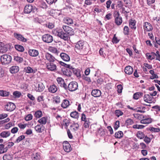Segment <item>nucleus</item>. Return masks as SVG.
<instances>
[{"mask_svg": "<svg viewBox=\"0 0 160 160\" xmlns=\"http://www.w3.org/2000/svg\"><path fill=\"white\" fill-rule=\"evenodd\" d=\"M62 28L66 33L64 32L62 30H54L52 31V33L55 35L58 36L64 40H68L69 38V35H72L74 34V30L72 28L68 26L63 25Z\"/></svg>", "mask_w": 160, "mask_h": 160, "instance_id": "1", "label": "nucleus"}, {"mask_svg": "<svg viewBox=\"0 0 160 160\" xmlns=\"http://www.w3.org/2000/svg\"><path fill=\"white\" fill-rule=\"evenodd\" d=\"M86 46H88L86 43L83 41H79L76 44L75 50L77 52H81L84 53H86L88 50Z\"/></svg>", "mask_w": 160, "mask_h": 160, "instance_id": "2", "label": "nucleus"}, {"mask_svg": "<svg viewBox=\"0 0 160 160\" xmlns=\"http://www.w3.org/2000/svg\"><path fill=\"white\" fill-rule=\"evenodd\" d=\"M0 59L1 63L2 64H8L11 62L12 58L9 55L4 54L1 56Z\"/></svg>", "mask_w": 160, "mask_h": 160, "instance_id": "3", "label": "nucleus"}, {"mask_svg": "<svg viewBox=\"0 0 160 160\" xmlns=\"http://www.w3.org/2000/svg\"><path fill=\"white\" fill-rule=\"evenodd\" d=\"M37 8L31 4H28L26 5L24 8V12L25 13H29L31 12H35L37 11Z\"/></svg>", "mask_w": 160, "mask_h": 160, "instance_id": "4", "label": "nucleus"}, {"mask_svg": "<svg viewBox=\"0 0 160 160\" xmlns=\"http://www.w3.org/2000/svg\"><path fill=\"white\" fill-rule=\"evenodd\" d=\"M114 16L115 18V22L116 25L119 26L121 24L122 22V18L120 16L119 12L116 11L114 13Z\"/></svg>", "mask_w": 160, "mask_h": 160, "instance_id": "5", "label": "nucleus"}, {"mask_svg": "<svg viewBox=\"0 0 160 160\" xmlns=\"http://www.w3.org/2000/svg\"><path fill=\"white\" fill-rule=\"evenodd\" d=\"M78 88V83L75 81L71 82L67 87V89L71 92H73L76 90Z\"/></svg>", "mask_w": 160, "mask_h": 160, "instance_id": "6", "label": "nucleus"}, {"mask_svg": "<svg viewBox=\"0 0 160 160\" xmlns=\"http://www.w3.org/2000/svg\"><path fill=\"white\" fill-rule=\"evenodd\" d=\"M16 108L15 105L12 102H9L5 106V110L11 112Z\"/></svg>", "mask_w": 160, "mask_h": 160, "instance_id": "7", "label": "nucleus"}, {"mask_svg": "<svg viewBox=\"0 0 160 160\" xmlns=\"http://www.w3.org/2000/svg\"><path fill=\"white\" fill-rule=\"evenodd\" d=\"M143 26L144 32H150L153 29V27L152 25L148 22H144Z\"/></svg>", "mask_w": 160, "mask_h": 160, "instance_id": "8", "label": "nucleus"}, {"mask_svg": "<svg viewBox=\"0 0 160 160\" xmlns=\"http://www.w3.org/2000/svg\"><path fill=\"white\" fill-rule=\"evenodd\" d=\"M63 147L64 150L67 152H70L72 150L71 145L67 141L64 142Z\"/></svg>", "mask_w": 160, "mask_h": 160, "instance_id": "9", "label": "nucleus"}, {"mask_svg": "<svg viewBox=\"0 0 160 160\" xmlns=\"http://www.w3.org/2000/svg\"><path fill=\"white\" fill-rule=\"evenodd\" d=\"M57 80L61 87L63 88L65 90H67V85L65 83L64 80L62 78L58 77L57 78Z\"/></svg>", "mask_w": 160, "mask_h": 160, "instance_id": "10", "label": "nucleus"}, {"mask_svg": "<svg viewBox=\"0 0 160 160\" xmlns=\"http://www.w3.org/2000/svg\"><path fill=\"white\" fill-rule=\"evenodd\" d=\"M153 98L151 95L148 94H145L143 97V100L145 102L150 103L152 101Z\"/></svg>", "mask_w": 160, "mask_h": 160, "instance_id": "11", "label": "nucleus"}, {"mask_svg": "<svg viewBox=\"0 0 160 160\" xmlns=\"http://www.w3.org/2000/svg\"><path fill=\"white\" fill-rule=\"evenodd\" d=\"M13 35L14 37L18 40L24 42H27V39L24 38L21 34L14 33Z\"/></svg>", "mask_w": 160, "mask_h": 160, "instance_id": "12", "label": "nucleus"}, {"mask_svg": "<svg viewBox=\"0 0 160 160\" xmlns=\"http://www.w3.org/2000/svg\"><path fill=\"white\" fill-rule=\"evenodd\" d=\"M44 126L42 124L37 125L35 127L36 131L38 133L42 132L44 130Z\"/></svg>", "mask_w": 160, "mask_h": 160, "instance_id": "13", "label": "nucleus"}, {"mask_svg": "<svg viewBox=\"0 0 160 160\" xmlns=\"http://www.w3.org/2000/svg\"><path fill=\"white\" fill-rule=\"evenodd\" d=\"M60 56L61 58L65 61L68 62L70 60L69 56L66 53L62 52L61 53Z\"/></svg>", "mask_w": 160, "mask_h": 160, "instance_id": "14", "label": "nucleus"}, {"mask_svg": "<svg viewBox=\"0 0 160 160\" xmlns=\"http://www.w3.org/2000/svg\"><path fill=\"white\" fill-rule=\"evenodd\" d=\"M101 91L98 89H94L91 92L92 95L95 97H99L101 95Z\"/></svg>", "mask_w": 160, "mask_h": 160, "instance_id": "15", "label": "nucleus"}, {"mask_svg": "<svg viewBox=\"0 0 160 160\" xmlns=\"http://www.w3.org/2000/svg\"><path fill=\"white\" fill-rule=\"evenodd\" d=\"M10 72L12 73H15L19 71V67L17 66H13L9 69Z\"/></svg>", "mask_w": 160, "mask_h": 160, "instance_id": "16", "label": "nucleus"}, {"mask_svg": "<svg viewBox=\"0 0 160 160\" xmlns=\"http://www.w3.org/2000/svg\"><path fill=\"white\" fill-rule=\"evenodd\" d=\"M124 71L126 73L130 75L133 72V69L131 66H128L125 67Z\"/></svg>", "mask_w": 160, "mask_h": 160, "instance_id": "17", "label": "nucleus"}, {"mask_svg": "<svg viewBox=\"0 0 160 160\" xmlns=\"http://www.w3.org/2000/svg\"><path fill=\"white\" fill-rule=\"evenodd\" d=\"M45 57L49 61V62L46 63V67L49 70H50V54L48 53H46Z\"/></svg>", "mask_w": 160, "mask_h": 160, "instance_id": "18", "label": "nucleus"}, {"mask_svg": "<svg viewBox=\"0 0 160 160\" xmlns=\"http://www.w3.org/2000/svg\"><path fill=\"white\" fill-rule=\"evenodd\" d=\"M29 55L32 57H36L38 54V51L34 49H30L28 51Z\"/></svg>", "mask_w": 160, "mask_h": 160, "instance_id": "19", "label": "nucleus"}, {"mask_svg": "<svg viewBox=\"0 0 160 160\" xmlns=\"http://www.w3.org/2000/svg\"><path fill=\"white\" fill-rule=\"evenodd\" d=\"M70 105L69 101L67 99H64L61 104V106L64 108L68 107Z\"/></svg>", "mask_w": 160, "mask_h": 160, "instance_id": "20", "label": "nucleus"}, {"mask_svg": "<svg viewBox=\"0 0 160 160\" xmlns=\"http://www.w3.org/2000/svg\"><path fill=\"white\" fill-rule=\"evenodd\" d=\"M151 54L152 55H150V53H148L146 54V56L147 59L152 60L154 59L155 56H157V54L155 52H152Z\"/></svg>", "mask_w": 160, "mask_h": 160, "instance_id": "21", "label": "nucleus"}, {"mask_svg": "<svg viewBox=\"0 0 160 160\" xmlns=\"http://www.w3.org/2000/svg\"><path fill=\"white\" fill-rule=\"evenodd\" d=\"M52 100L53 103H58L60 102V97L59 96L56 95L52 98Z\"/></svg>", "mask_w": 160, "mask_h": 160, "instance_id": "22", "label": "nucleus"}, {"mask_svg": "<svg viewBox=\"0 0 160 160\" xmlns=\"http://www.w3.org/2000/svg\"><path fill=\"white\" fill-rule=\"evenodd\" d=\"M7 48L5 45L2 42H0V52H4L7 51Z\"/></svg>", "mask_w": 160, "mask_h": 160, "instance_id": "23", "label": "nucleus"}, {"mask_svg": "<svg viewBox=\"0 0 160 160\" xmlns=\"http://www.w3.org/2000/svg\"><path fill=\"white\" fill-rule=\"evenodd\" d=\"M9 131H4L0 134V136L3 138H6L9 137L10 135Z\"/></svg>", "mask_w": 160, "mask_h": 160, "instance_id": "24", "label": "nucleus"}, {"mask_svg": "<svg viewBox=\"0 0 160 160\" xmlns=\"http://www.w3.org/2000/svg\"><path fill=\"white\" fill-rule=\"evenodd\" d=\"M143 95L142 92H138L134 94L133 97L134 99L137 100L142 97Z\"/></svg>", "mask_w": 160, "mask_h": 160, "instance_id": "25", "label": "nucleus"}, {"mask_svg": "<svg viewBox=\"0 0 160 160\" xmlns=\"http://www.w3.org/2000/svg\"><path fill=\"white\" fill-rule=\"evenodd\" d=\"M136 21L135 20L131 19L129 21V25L130 27L132 29H135L136 28Z\"/></svg>", "mask_w": 160, "mask_h": 160, "instance_id": "26", "label": "nucleus"}, {"mask_svg": "<svg viewBox=\"0 0 160 160\" xmlns=\"http://www.w3.org/2000/svg\"><path fill=\"white\" fill-rule=\"evenodd\" d=\"M64 22L67 24L71 25L73 23V20L72 19L68 17H66L64 19Z\"/></svg>", "mask_w": 160, "mask_h": 160, "instance_id": "27", "label": "nucleus"}, {"mask_svg": "<svg viewBox=\"0 0 160 160\" xmlns=\"http://www.w3.org/2000/svg\"><path fill=\"white\" fill-rule=\"evenodd\" d=\"M152 122V119L151 118H147L142 120L140 121L141 123L142 124H149Z\"/></svg>", "mask_w": 160, "mask_h": 160, "instance_id": "28", "label": "nucleus"}, {"mask_svg": "<svg viewBox=\"0 0 160 160\" xmlns=\"http://www.w3.org/2000/svg\"><path fill=\"white\" fill-rule=\"evenodd\" d=\"M50 35L48 34H45L42 36V39L43 41L47 43L50 42Z\"/></svg>", "mask_w": 160, "mask_h": 160, "instance_id": "29", "label": "nucleus"}, {"mask_svg": "<svg viewBox=\"0 0 160 160\" xmlns=\"http://www.w3.org/2000/svg\"><path fill=\"white\" fill-rule=\"evenodd\" d=\"M24 71L27 73H34L35 71L31 67L28 66L24 68Z\"/></svg>", "mask_w": 160, "mask_h": 160, "instance_id": "30", "label": "nucleus"}, {"mask_svg": "<svg viewBox=\"0 0 160 160\" xmlns=\"http://www.w3.org/2000/svg\"><path fill=\"white\" fill-rule=\"evenodd\" d=\"M123 134L122 131H118L115 133L114 137L117 138H121L123 137Z\"/></svg>", "mask_w": 160, "mask_h": 160, "instance_id": "31", "label": "nucleus"}, {"mask_svg": "<svg viewBox=\"0 0 160 160\" xmlns=\"http://www.w3.org/2000/svg\"><path fill=\"white\" fill-rule=\"evenodd\" d=\"M40 158L41 156L38 153L33 154L32 156V160H40Z\"/></svg>", "mask_w": 160, "mask_h": 160, "instance_id": "32", "label": "nucleus"}, {"mask_svg": "<svg viewBox=\"0 0 160 160\" xmlns=\"http://www.w3.org/2000/svg\"><path fill=\"white\" fill-rule=\"evenodd\" d=\"M37 88V91L39 92H41L43 91L44 89V86L42 83H40L38 84Z\"/></svg>", "mask_w": 160, "mask_h": 160, "instance_id": "33", "label": "nucleus"}, {"mask_svg": "<svg viewBox=\"0 0 160 160\" xmlns=\"http://www.w3.org/2000/svg\"><path fill=\"white\" fill-rule=\"evenodd\" d=\"M15 49L18 51L22 52L24 50V48L23 46L20 45H16L14 46Z\"/></svg>", "mask_w": 160, "mask_h": 160, "instance_id": "34", "label": "nucleus"}, {"mask_svg": "<svg viewBox=\"0 0 160 160\" xmlns=\"http://www.w3.org/2000/svg\"><path fill=\"white\" fill-rule=\"evenodd\" d=\"M58 64V63H56V62H51V71H55L57 70V65Z\"/></svg>", "mask_w": 160, "mask_h": 160, "instance_id": "35", "label": "nucleus"}, {"mask_svg": "<svg viewBox=\"0 0 160 160\" xmlns=\"http://www.w3.org/2000/svg\"><path fill=\"white\" fill-rule=\"evenodd\" d=\"M63 74L67 76H71L72 74V70L71 69H66L63 72Z\"/></svg>", "mask_w": 160, "mask_h": 160, "instance_id": "36", "label": "nucleus"}, {"mask_svg": "<svg viewBox=\"0 0 160 160\" xmlns=\"http://www.w3.org/2000/svg\"><path fill=\"white\" fill-rule=\"evenodd\" d=\"M9 92L3 90H0V96L2 97H7L9 94Z\"/></svg>", "mask_w": 160, "mask_h": 160, "instance_id": "37", "label": "nucleus"}, {"mask_svg": "<svg viewBox=\"0 0 160 160\" xmlns=\"http://www.w3.org/2000/svg\"><path fill=\"white\" fill-rule=\"evenodd\" d=\"M60 63L62 66H63L66 68H67V69L71 70L72 69V68L73 67L70 64H67L61 61L60 62Z\"/></svg>", "mask_w": 160, "mask_h": 160, "instance_id": "38", "label": "nucleus"}, {"mask_svg": "<svg viewBox=\"0 0 160 160\" xmlns=\"http://www.w3.org/2000/svg\"><path fill=\"white\" fill-rule=\"evenodd\" d=\"M70 116L73 118L78 119L79 117V114L76 111L73 112L71 113Z\"/></svg>", "mask_w": 160, "mask_h": 160, "instance_id": "39", "label": "nucleus"}, {"mask_svg": "<svg viewBox=\"0 0 160 160\" xmlns=\"http://www.w3.org/2000/svg\"><path fill=\"white\" fill-rule=\"evenodd\" d=\"M79 127V125L78 123H74L70 126L71 129H72L74 131H76L77 130Z\"/></svg>", "mask_w": 160, "mask_h": 160, "instance_id": "40", "label": "nucleus"}, {"mask_svg": "<svg viewBox=\"0 0 160 160\" xmlns=\"http://www.w3.org/2000/svg\"><path fill=\"white\" fill-rule=\"evenodd\" d=\"M14 59L18 63H21L23 61V58L18 56H15Z\"/></svg>", "mask_w": 160, "mask_h": 160, "instance_id": "41", "label": "nucleus"}, {"mask_svg": "<svg viewBox=\"0 0 160 160\" xmlns=\"http://www.w3.org/2000/svg\"><path fill=\"white\" fill-rule=\"evenodd\" d=\"M137 136L140 139H142L145 137V135L143 132L138 131L137 133Z\"/></svg>", "mask_w": 160, "mask_h": 160, "instance_id": "42", "label": "nucleus"}, {"mask_svg": "<svg viewBox=\"0 0 160 160\" xmlns=\"http://www.w3.org/2000/svg\"><path fill=\"white\" fill-rule=\"evenodd\" d=\"M34 116L36 118H39L42 116V112L41 111H37L34 114Z\"/></svg>", "mask_w": 160, "mask_h": 160, "instance_id": "43", "label": "nucleus"}, {"mask_svg": "<svg viewBox=\"0 0 160 160\" xmlns=\"http://www.w3.org/2000/svg\"><path fill=\"white\" fill-rule=\"evenodd\" d=\"M38 122L41 124H45L47 122V119L44 117L38 120Z\"/></svg>", "mask_w": 160, "mask_h": 160, "instance_id": "44", "label": "nucleus"}, {"mask_svg": "<svg viewBox=\"0 0 160 160\" xmlns=\"http://www.w3.org/2000/svg\"><path fill=\"white\" fill-rule=\"evenodd\" d=\"M115 113L118 117H119L120 116H122L123 114V112L120 110H116Z\"/></svg>", "mask_w": 160, "mask_h": 160, "instance_id": "45", "label": "nucleus"}, {"mask_svg": "<svg viewBox=\"0 0 160 160\" xmlns=\"http://www.w3.org/2000/svg\"><path fill=\"white\" fill-rule=\"evenodd\" d=\"M25 137L24 135H22L19 137L15 142V143H18L23 139L25 138Z\"/></svg>", "mask_w": 160, "mask_h": 160, "instance_id": "46", "label": "nucleus"}, {"mask_svg": "<svg viewBox=\"0 0 160 160\" xmlns=\"http://www.w3.org/2000/svg\"><path fill=\"white\" fill-rule=\"evenodd\" d=\"M123 33L125 35H128L129 34V29L127 26H125L123 28Z\"/></svg>", "mask_w": 160, "mask_h": 160, "instance_id": "47", "label": "nucleus"}, {"mask_svg": "<svg viewBox=\"0 0 160 160\" xmlns=\"http://www.w3.org/2000/svg\"><path fill=\"white\" fill-rule=\"evenodd\" d=\"M57 91V88L56 85H54L51 86V92L55 93Z\"/></svg>", "mask_w": 160, "mask_h": 160, "instance_id": "48", "label": "nucleus"}, {"mask_svg": "<svg viewBox=\"0 0 160 160\" xmlns=\"http://www.w3.org/2000/svg\"><path fill=\"white\" fill-rule=\"evenodd\" d=\"M72 70V72L73 73L76 75L77 77L80 76L79 72L74 68H72L71 70Z\"/></svg>", "mask_w": 160, "mask_h": 160, "instance_id": "49", "label": "nucleus"}, {"mask_svg": "<svg viewBox=\"0 0 160 160\" xmlns=\"http://www.w3.org/2000/svg\"><path fill=\"white\" fill-rule=\"evenodd\" d=\"M13 94L16 98H19L22 94L20 92L15 91L13 92Z\"/></svg>", "mask_w": 160, "mask_h": 160, "instance_id": "50", "label": "nucleus"}, {"mask_svg": "<svg viewBox=\"0 0 160 160\" xmlns=\"http://www.w3.org/2000/svg\"><path fill=\"white\" fill-rule=\"evenodd\" d=\"M4 148V145L3 144H0V154L3 153L7 152V149L5 151L3 150Z\"/></svg>", "mask_w": 160, "mask_h": 160, "instance_id": "51", "label": "nucleus"}, {"mask_svg": "<svg viewBox=\"0 0 160 160\" xmlns=\"http://www.w3.org/2000/svg\"><path fill=\"white\" fill-rule=\"evenodd\" d=\"M149 130L151 132H158L160 131V129L159 128L151 127L149 128Z\"/></svg>", "mask_w": 160, "mask_h": 160, "instance_id": "52", "label": "nucleus"}, {"mask_svg": "<svg viewBox=\"0 0 160 160\" xmlns=\"http://www.w3.org/2000/svg\"><path fill=\"white\" fill-rule=\"evenodd\" d=\"M13 123L11 122H9L5 125V128L6 129H8L10 128L13 126Z\"/></svg>", "mask_w": 160, "mask_h": 160, "instance_id": "53", "label": "nucleus"}, {"mask_svg": "<svg viewBox=\"0 0 160 160\" xmlns=\"http://www.w3.org/2000/svg\"><path fill=\"white\" fill-rule=\"evenodd\" d=\"M10 120L9 118H7L3 120L0 121V126H1L4 123L8 122Z\"/></svg>", "mask_w": 160, "mask_h": 160, "instance_id": "54", "label": "nucleus"}, {"mask_svg": "<svg viewBox=\"0 0 160 160\" xmlns=\"http://www.w3.org/2000/svg\"><path fill=\"white\" fill-rule=\"evenodd\" d=\"M126 123L127 125H130L132 124L133 123V121L131 119H128L126 121Z\"/></svg>", "mask_w": 160, "mask_h": 160, "instance_id": "55", "label": "nucleus"}, {"mask_svg": "<svg viewBox=\"0 0 160 160\" xmlns=\"http://www.w3.org/2000/svg\"><path fill=\"white\" fill-rule=\"evenodd\" d=\"M119 127V122L117 121L115 122L114 125V128L115 130H117Z\"/></svg>", "mask_w": 160, "mask_h": 160, "instance_id": "56", "label": "nucleus"}, {"mask_svg": "<svg viewBox=\"0 0 160 160\" xmlns=\"http://www.w3.org/2000/svg\"><path fill=\"white\" fill-rule=\"evenodd\" d=\"M32 116L31 114H28L25 118V120L26 121H28L32 119Z\"/></svg>", "mask_w": 160, "mask_h": 160, "instance_id": "57", "label": "nucleus"}, {"mask_svg": "<svg viewBox=\"0 0 160 160\" xmlns=\"http://www.w3.org/2000/svg\"><path fill=\"white\" fill-rule=\"evenodd\" d=\"M90 125V122L88 121L87 120L84 121V123L83 124V126L85 128H88L89 127Z\"/></svg>", "mask_w": 160, "mask_h": 160, "instance_id": "58", "label": "nucleus"}, {"mask_svg": "<svg viewBox=\"0 0 160 160\" xmlns=\"http://www.w3.org/2000/svg\"><path fill=\"white\" fill-rule=\"evenodd\" d=\"M118 88V93H120L122 92V90L123 88L122 85L121 84L118 85L117 86Z\"/></svg>", "mask_w": 160, "mask_h": 160, "instance_id": "59", "label": "nucleus"}, {"mask_svg": "<svg viewBox=\"0 0 160 160\" xmlns=\"http://www.w3.org/2000/svg\"><path fill=\"white\" fill-rule=\"evenodd\" d=\"M115 36L116 35L115 34L112 39V42H113V43H117L119 42V40H118V38Z\"/></svg>", "mask_w": 160, "mask_h": 160, "instance_id": "60", "label": "nucleus"}, {"mask_svg": "<svg viewBox=\"0 0 160 160\" xmlns=\"http://www.w3.org/2000/svg\"><path fill=\"white\" fill-rule=\"evenodd\" d=\"M41 7L43 8H47V6L44 2H42L41 4Z\"/></svg>", "mask_w": 160, "mask_h": 160, "instance_id": "61", "label": "nucleus"}, {"mask_svg": "<svg viewBox=\"0 0 160 160\" xmlns=\"http://www.w3.org/2000/svg\"><path fill=\"white\" fill-rule=\"evenodd\" d=\"M83 79L85 81H87L88 83L91 82L90 78L87 76H84L83 77Z\"/></svg>", "mask_w": 160, "mask_h": 160, "instance_id": "62", "label": "nucleus"}, {"mask_svg": "<svg viewBox=\"0 0 160 160\" xmlns=\"http://www.w3.org/2000/svg\"><path fill=\"white\" fill-rule=\"evenodd\" d=\"M27 96L30 100H32L33 101L35 99L34 97L30 93L28 94Z\"/></svg>", "mask_w": 160, "mask_h": 160, "instance_id": "63", "label": "nucleus"}, {"mask_svg": "<svg viewBox=\"0 0 160 160\" xmlns=\"http://www.w3.org/2000/svg\"><path fill=\"white\" fill-rule=\"evenodd\" d=\"M18 130V128L17 127H14L12 129L11 132L12 133H15L17 132Z\"/></svg>", "mask_w": 160, "mask_h": 160, "instance_id": "64", "label": "nucleus"}]
</instances>
